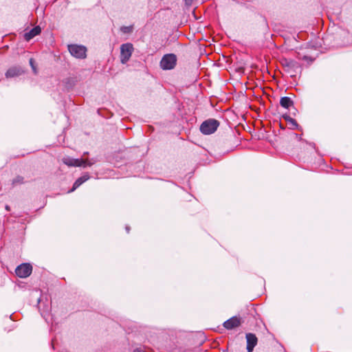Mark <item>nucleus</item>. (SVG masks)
<instances>
[{"label": "nucleus", "instance_id": "1", "mask_svg": "<svg viewBox=\"0 0 352 352\" xmlns=\"http://www.w3.org/2000/svg\"><path fill=\"white\" fill-rule=\"evenodd\" d=\"M219 126V121L215 119H208L201 124L200 131L204 135H210L214 133Z\"/></svg>", "mask_w": 352, "mask_h": 352}, {"label": "nucleus", "instance_id": "2", "mask_svg": "<svg viewBox=\"0 0 352 352\" xmlns=\"http://www.w3.org/2000/svg\"><path fill=\"white\" fill-rule=\"evenodd\" d=\"M177 63V56L174 54H165L160 63V67L164 70L173 69Z\"/></svg>", "mask_w": 352, "mask_h": 352}, {"label": "nucleus", "instance_id": "3", "mask_svg": "<svg viewBox=\"0 0 352 352\" xmlns=\"http://www.w3.org/2000/svg\"><path fill=\"white\" fill-rule=\"evenodd\" d=\"M68 50L71 55L76 58L83 59L87 56V48L86 47L77 45L71 44L67 46Z\"/></svg>", "mask_w": 352, "mask_h": 352}, {"label": "nucleus", "instance_id": "4", "mask_svg": "<svg viewBox=\"0 0 352 352\" xmlns=\"http://www.w3.org/2000/svg\"><path fill=\"white\" fill-rule=\"evenodd\" d=\"M133 50V45L130 43H124L120 46V61L122 64L129 60Z\"/></svg>", "mask_w": 352, "mask_h": 352}, {"label": "nucleus", "instance_id": "5", "mask_svg": "<svg viewBox=\"0 0 352 352\" xmlns=\"http://www.w3.org/2000/svg\"><path fill=\"white\" fill-rule=\"evenodd\" d=\"M63 162L68 166H91L94 162L87 160L74 159L69 157H64Z\"/></svg>", "mask_w": 352, "mask_h": 352}, {"label": "nucleus", "instance_id": "6", "mask_svg": "<svg viewBox=\"0 0 352 352\" xmlns=\"http://www.w3.org/2000/svg\"><path fill=\"white\" fill-rule=\"evenodd\" d=\"M32 271V267L30 264L23 263L16 268L15 273L20 278H26L31 274Z\"/></svg>", "mask_w": 352, "mask_h": 352}, {"label": "nucleus", "instance_id": "7", "mask_svg": "<svg viewBox=\"0 0 352 352\" xmlns=\"http://www.w3.org/2000/svg\"><path fill=\"white\" fill-rule=\"evenodd\" d=\"M247 340V351L248 352H252L254 346L257 344L258 339L255 334L252 333H246Z\"/></svg>", "mask_w": 352, "mask_h": 352}, {"label": "nucleus", "instance_id": "8", "mask_svg": "<svg viewBox=\"0 0 352 352\" xmlns=\"http://www.w3.org/2000/svg\"><path fill=\"white\" fill-rule=\"evenodd\" d=\"M23 73V70L21 67L13 66L9 68L5 74L7 78H14L21 76Z\"/></svg>", "mask_w": 352, "mask_h": 352}, {"label": "nucleus", "instance_id": "9", "mask_svg": "<svg viewBox=\"0 0 352 352\" xmlns=\"http://www.w3.org/2000/svg\"><path fill=\"white\" fill-rule=\"evenodd\" d=\"M241 320L239 318L234 316L223 323V327L227 329H232L240 325Z\"/></svg>", "mask_w": 352, "mask_h": 352}, {"label": "nucleus", "instance_id": "10", "mask_svg": "<svg viewBox=\"0 0 352 352\" xmlns=\"http://www.w3.org/2000/svg\"><path fill=\"white\" fill-rule=\"evenodd\" d=\"M41 28L39 26H36L29 32H25L24 34V38L27 41H29L34 36L38 35L41 33Z\"/></svg>", "mask_w": 352, "mask_h": 352}, {"label": "nucleus", "instance_id": "11", "mask_svg": "<svg viewBox=\"0 0 352 352\" xmlns=\"http://www.w3.org/2000/svg\"><path fill=\"white\" fill-rule=\"evenodd\" d=\"M89 179V175L88 173H85L82 176L78 178L75 181L72 188L70 190H69V192L74 191L77 188H78L81 184H82L84 182L87 181Z\"/></svg>", "mask_w": 352, "mask_h": 352}, {"label": "nucleus", "instance_id": "12", "mask_svg": "<svg viewBox=\"0 0 352 352\" xmlns=\"http://www.w3.org/2000/svg\"><path fill=\"white\" fill-rule=\"evenodd\" d=\"M280 104L285 109H289L290 107L293 106L294 102L290 98L285 96L280 98Z\"/></svg>", "mask_w": 352, "mask_h": 352}, {"label": "nucleus", "instance_id": "13", "mask_svg": "<svg viewBox=\"0 0 352 352\" xmlns=\"http://www.w3.org/2000/svg\"><path fill=\"white\" fill-rule=\"evenodd\" d=\"M25 183V179L21 175H17L12 180V186L14 187L19 185H21Z\"/></svg>", "mask_w": 352, "mask_h": 352}, {"label": "nucleus", "instance_id": "14", "mask_svg": "<svg viewBox=\"0 0 352 352\" xmlns=\"http://www.w3.org/2000/svg\"><path fill=\"white\" fill-rule=\"evenodd\" d=\"M283 117L289 124L292 125L293 129L297 128L298 126L296 120L291 118L289 116L284 115Z\"/></svg>", "mask_w": 352, "mask_h": 352}, {"label": "nucleus", "instance_id": "15", "mask_svg": "<svg viewBox=\"0 0 352 352\" xmlns=\"http://www.w3.org/2000/svg\"><path fill=\"white\" fill-rule=\"evenodd\" d=\"M121 30L124 33H130L133 30L132 26H123L121 28Z\"/></svg>", "mask_w": 352, "mask_h": 352}, {"label": "nucleus", "instance_id": "16", "mask_svg": "<svg viewBox=\"0 0 352 352\" xmlns=\"http://www.w3.org/2000/svg\"><path fill=\"white\" fill-rule=\"evenodd\" d=\"M30 64L34 71V72L36 74V67L34 65V60L33 58H30Z\"/></svg>", "mask_w": 352, "mask_h": 352}, {"label": "nucleus", "instance_id": "17", "mask_svg": "<svg viewBox=\"0 0 352 352\" xmlns=\"http://www.w3.org/2000/svg\"><path fill=\"white\" fill-rule=\"evenodd\" d=\"M185 5L188 7L190 6L193 2V0H184Z\"/></svg>", "mask_w": 352, "mask_h": 352}, {"label": "nucleus", "instance_id": "18", "mask_svg": "<svg viewBox=\"0 0 352 352\" xmlns=\"http://www.w3.org/2000/svg\"><path fill=\"white\" fill-rule=\"evenodd\" d=\"M133 352H144V351L140 349H136L134 350Z\"/></svg>", "mask_w": 352, "mask_h": 352}, {"label": "nucleus", "instance_id": "19", "mask_svg": "<svg viewBox=\"0 0 352 352\" xmlns=\"http://www.w3.org/2000/svg\"><path fill=\"white\" fill-rule=\"evenodd\" d=\"M6 210H8V211H10V207L8 205L6 206Z\"/></svg>", "mask_w": 352, "mask_h": 352}, {"label": "nucleus", "instance_id": "20", "mask_svg": "<svg viewBox=\"0 0 352 352\" xmlns=\"http://www.w3.org/2000/svg\"><path fill=\"white\" fill-rule=\"evenodd\" d=\"M126 230L127 232H129V228L128 226L126 227Z\"/></svg>", "mask_w": 352, "mask_h": 352}]
</instances>
